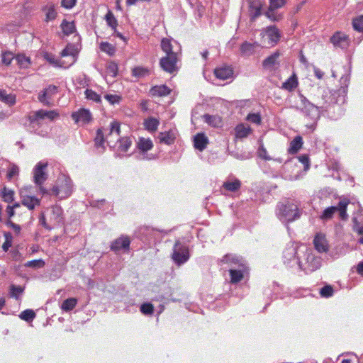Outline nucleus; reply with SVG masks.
<instances>
[{"label":"nucleus","mask_w":363,"mask_h":363,"mask_svg":"<svg viewBox=\"0 0 363 363\" xmlns=\"http://www.w3.org/2000/svg\"><path fill=\"white\" fill-rule=\"evenodd\" d=\"M223 186L224 189L229 191L235 192L240 189L241 186V182L240 180L235 179L233 182H224Z\"/></svg>","instance_id":"e433bc0d"},{"label":"nucleus","mask_w":363,"mask_h":363,"mask_svg":"<svg viewBox=\"0 0 363 363\" xmlns=\"http://www.w3.org/2000/svg\"><path fill=\"white\" fill-rule=\"evenodd\" d=\"M258 155L259 157L262 158L264 160H271L270 156L268 155V152L263 145H260L258 149Z\"/></svg>","instance_id":"e2e57ef3"},{"label":"nucleus","mask_w":363,"mask_h":363,"mask_svg":"<svg viewBox=\"0 0 363 363\" xmlns=\"http://www.w3.org/2000/svg\"><path fill=\"white\" fill-rule=\"evenodd\" d=\"M145 128L149 132H155L160 125V121L153 117H149L144 121Z\"/></svg>","instance_id":"c85d7f7f"},{"label":"nucleus","mask_w":363,"mask_h":363,"mask_svg":"<svg viewBox=\"0 0 363 363\" xmlns=\"http://www.w3.org/2000/svg\"><path fill=\"white\" fill-rule=\"evenodd\" d=\"M269 7L277 9L284 7L286 3V0H269Z\"/></svg>","instance_id":"052dcab7"},{"label":"nucleus","mask_w":363,"mask_h":363,"mask_svg":"<svg viewBox=\"0 0 363 363\" xmlns=\"http://www.w3.org/2000/svg\"><path fill=\"white\" fill-rule=\"evenodd\" d=\"M303 104H304V109H305V111L307 112V111H311V112H317V107L315 106H314L313 104H311V102H309L308 101H307L306 99H304L303 101Z\"/></svg>","instance_id":"338daca9"},{"label":"nucleus","mask_w":363,"mask_h":363,"mask_svg":"<svg viewBox=\"0 0 363 363\" xmlns=\"http://www.w3.org/2000/svg\"><path fill=\"white\" fill-rule=\"evenodd\" d=\"M190 257L189 247L182 244L179 240L176 241L172 254V259L174 262L180 266L186 263Z\"/></svg>","instance_id":"7ed1b4c3"},{"label":"nucleus","mask_w":363,"mask_h":363,"mask_svg":"<svg viewBox=\"0 0 363 363\" xmlns=\"http://www.w3.org/2000/svg\"><path fill=\"white\" fill-rule=\"evenodd\" d=\"M15 60L21 68H28L30 65V58L23 54L17 55Z\"/></svg>","instance_id":"4c0bfd02"},{"label":"nucleus","mask_w":363,"mask_h":363,"mask_svg":"<svg viewBox=\"0 0 363 363\" xmlns=\"http://www.w3.org/2000/svg\"><path fill=\"white\" fill-rule=\"evenodd\" d=\"M330 42L335 47L342 49L347 48L350 45V39L347 35L340 31L335 32L333 34L330 38Z\"/></svg>","instance_id":"ddd939ff"},{"label":"nucleus","mask_w":363,"mask_h":363,"mask_svg":"<svg viewBox=\"0 0 363 363\" xmlns=\"http://www.w3.org/2000/svg\"><path fill=\"white\" fill-rule=\"evenodd\" d=\"M131 73L135 78H143L150 74V69L147 67L138 66L131 69Z\"/></svg>","instance_id":"7c9ffc66"},{"label":"nucleus","mask_w":363,"mask_h":363,"mask_svg":"<svg viewBox=\"0 0 363 363\" xmlns=\"http://www.w3.org/2000/svg\"><path fill=\"white\" fill-rule=\"evenodd\" d=\"M353 28L358 32H363V15H360L352 20Z\"/></svg>","instance_id":"49530a36"},{"label":"nucleus","mask_w":363,"mask_h":363,"mask_svg":"<svg viewBox=\"0 0 363 363\" xmlns=\"http://www.w3.org/2000/svg\"><path fill=\"white\" fill-rule=\"evenodd\" d=\"M214 74L218 79L225 80L232 77L233 74V70L230 67L224 66L216 68L214 69Z\"/></svg>","instance_id":"6ab92c4d"},{"label":"nucleus","mask_w":363,"mask_h":363,"mask_svg":"<svg viewBox=\"0 0 363 363\" xmlns=\"http://www.w3.org/2000/svg\"><path fill=\"white\" fill-rule=\"evenodd\" d=\"M252 133V128L243 123L238 124L235 128V135L236 138L243 139L247 138Z\"/></svg>","instance_id":"aec40b11"},{"label":"nucleus","mask_w":363,"mask_h":363,"mask_svg":"<svg viewBox=\"0 0 363 363\" xmlns=\"http://www.w3.org/2000/svg\"><path fill=\"white\" fill-rule=\"evenodd\" d=\"M172 90L167 85H156L152 86L150 93L152 96L162 97L169 95Z\"/></svg>","instance_id":"a211bd4d"},{"label":"nucleus","mask_w":363,"mask_h":363,"mask_svg":"<svg viewBox=\"0 0 363 363\" xmlns=\"http://www.w3.org/2000/svg\"><path fill=\"white\" fill-rule=\"evenodd\" d=\"M26 267H32V268H42L45 266V262L40 259H33L30 261H28L25 264Z\"/></svg>","instance_id":"864d4df0"},{"label":"nucleus","mask_w":363,"mask_h":363,"mask_svg":"<svg viewBox=\"0 0 363 363\" xmlns=\"http://www.w3.org/2000/svg\"><path fill=\"white\" fill-rule=\"evenodd\" d=\"M140 311L145 315H152L154 312V306L152 303H145L141 305Z\"/></svg>","instance_id":"5fc2aeb1"},{"label":"nucleus","mask_w":363,"mask_h":363,"mask_svg":"<svg viewBox=\"0 0 363 363\" xmlns=\"http://www.w3.org/2000/svg\"><path fill=\"white\" fill-rule=\"evenodd\" d=\"M277 215L280 220L287 222H292L299 217L298 207L291 203L281 204Z\"/></svg>","instance_id":"20e7f679"},{"label":"nucleus","mask_w":363,"mask_h":363,"mask_svg":"<svg viewBox=\"0 0 363 363\" xmlns=\"http://www.w3.org/2000/svg\"><path fill=\"white\" fill-rule=\"evenodd\" d=\"M105 19L107 24L114 30H116L118 26V21L115 18L113 12L111 11H108L105 16Z\"/></svg>","instance_id":"a19ab883"},{"label":"nucleus","mask_w":363,"mask_h":363,"mask_svg":"<svg viewBox=\"0 0 363 363\" xmlns=\"http://www.w3.org/2000/svg\"><path fill=\"white\" fill-rule=\"evenodd\" d=\"M73 191V184L72 179L62 175L56 181L52 189V194L60 199L69 197Z\"/></svg>","instance_id":"f257e3e1"},{"label":"nucleus","mask_w":363,"mask_h":363,"mask_svg":"<svg viewBox=\"0 0 363 363\" xmlns=\"http://www.w3.org/2000/svg\"><path fill=\"white\" fill-rule=\"evenodd\" d=\"M20 198L22 205L26 206L29 210H33L36 206H40V199L35 196H29L24 191H20Z\"/></svg>","instance_id":"f3484780"},{"label":"nucleus","mask_w":363,"mask_h":363,"mask_svg":"<svg viewBox=\"0 0 363 363\" xmlns=\"http://www.w3.org/2000/svg\"><path fill=\"white\" fill-rule=\"evenodd\" d=\"M23 287L12 284L10 286L9 294L11 297L18 300L19 298L20 295L23 292Z\"/></svg>","instance_id":"79ce46f5"},{"label":"nucleus","mask_w":363,"mask_h":363,"mask_svg":"<svg viewBox=\"0 0 363 363\" xmlns=\"http://www.w3.org/2000/svg\"><path fill=\"white\" fill-rule=\"evenodd\" d=\"M71 117L76 123L81 122L83 124H88L93 120L91 113L86 108H80L77 111L73 112Z\"/></svg>","instance_id":"1a4fd4ad"},{"label":"nucleus","mask_w":363,"mask_h":363,"mask_svg":"<svg viewBox=\"0 0 363 363\" xmlns=\"http://www.w3.org/2000/svg\"><path fill=\"white\" fill-rule=\"evenodd\" d=\"M179 61L178 55H165L160 60L161 68L166 72L173 74L177 71V64Z\"/></svg>","instance_id":"0eeeda50"},{"label":"nucleus","mask_w":363,"mask_h":363,"mask_svg":"<svg viewBox=\"0 0 363 363\" xmlns=\"http://www.w3.org/2000/svg\"><path fill=\"white\" fill-rule=\"evenodd\" d=\"M303 138L301 136H296L290 143L288 152L289 154L294 155L298 152L303 146Z\"/></svg>","instance_id":"bb28decb"},{"label":"nucleus","mask_w":363,"mask_h":363,"mask_svg":"<svg viewBox=\"0 0 363 363\" xmlns=\"http://www.w3.org/2000/svg\"><path fill=\"white\" fill-rule=\"evenodd\" d=\"M257 43H249L247 41H245L240 45V52L242 55L250 56L254 54L255 51V48L258 46Z\"/></svg>","instance_id":"a878e982"},{"label":"nucleus","mask_w":363,"mask_h":363,"mask_svg":"<svg viewBox=\"0 0 363 363\" xmlns=\"http://www.w3.org/2000/svg\"><path fill=\"white\" fill-rule=\"evenodd\" d=\"M298 78L296 74H293L286 82L282 84L281 88L291 91L298 86Z\"/></svg>","instance_id":"cd10ccee"},{"label":"nucleus","mask_w":363,"mask_h":363,"mask_svg":"<svg viewBox=\"0 0 363 363\" xmlns=\"http://www.w3.org/2000/svg\"><path fill=\"white\" fill-rule=\"evenodd\" d=\"M14 191L9 189L4 186L1 190V196L2 198V200L8 203H10L14 201Z\"/></svg>","instance_id":"473e14b6"},{"label":"nucleus","mask_w":363,"mask_h":363,"mask_svg":"<svg viewBox=\"0 0 363 363\" xmlns=\"http://www.w3.org/2000/svg\"><path fill=\"white\" fill-rule=\"evenodd\" d=\"M77 3V0H62L61 6L66 9H72Z\"/></svg>","instance_id":"69168bd1"},{"label":"nucleus","mask_w":363,"mask_h":363,"mask_svg":"<svg viewBox=\"0 0 363 363\" xmlns=\"http://www.w3.org/2000/svg\"><path fill=\"white\" fill-rule=\"evenodd\" d=\"M104 98L112 105L119 104L122 99L121 96L116 94H106Z\"/></svg>","instance_id":"4d7b16f0"},{"label":"nucleus","mask_w":363,"mask_h":363,"mask_svg":"<svg viewBox=\"0 0 363 363\" xmlns=\"http://www.w3.org/2000/svg\"><path fill=\"white\" fill-rule=\"evenodd\" d=\"M208 143V139L204 133H197L194 136V147L200 151H203Z\"/></svg>","instance_id":"4be33fe9"},{"label":"nucleus","mask_w":363,"mask_h":363,"mask_svg":"<svg viewBox=\"0 0 363 363\" xmlns=\"http://www.w3.org/2000/svg\"><path fill=\"white\" fill-rule=\"evenodd\" d=\"M264 34L268 38V44L270 46H274L280 40L281 34L279 30L275 26H270L264 30Z\"/></svg>","instance_id":"dca6fc26"},{"label":"nucleus","mask_w":363,"mask_h":363,"mask_svg":"<svg viewBox=\"0 0 363 363\" xmlns=\"http://www.w3.org/2000/svg\"><path fill=\"white\" fill-rule=\"evenodd\" d=\"M19 173V168L16 164H11L9 166L6 177L9 180H11L14 177L18 176Z\"/></svg>","instance_id":"603ef678"},{"label":"nucleus","mask_w":363,"mask_h":363,"mask_svg":"<svg viewBox=\"0 0 363 363\" xmlns=\"http://www.w3.org/2000/svg\"><path fill=\"white\" fill-rule=\"evenodd\" d=\"M138 148L145 152L153 147L152 141L150 138H140L137 143Z\"/></svg>","instance_id":"c756f323"},{"label":"nucleus","mask_w":363,"mask_h":363,"mask_svg":"<svg viewBox=\"0 0 363 363\" xmlns=\"http://www.w3.org/2000/svg\"><path fill=\"white\" fill-rule=\"evenodd\" d=\"M119 148L123 152H127L131 146L132 142L128 137L121 138L119 140Z\"/></svg>","instance_id":"a18cd8bd"},{"label":"nucleus","mask_w":363,"mask_h":363,"mask_svg":"<svg viewBox=\"0 0 363 363\" xmlns=\"http://www.w3.org/2000/svg\"><path fill=\"white\" fill-rule=\"evenodd\" d=\"M280 56L279 52L277 51L272 55L267 57L262 62V65L265 69H274L275 65L278 64L277 60Z\"/></svg>","instance_id":"393cba45"},{"label":"nucleus","mask_w":363,"mask_h":363,"mask_svg":"<svg viewBox=\"0 0 363 363\" xmlns=\"http://www.w3.org/2000/svg\"><path fill=\"white\" fill-rule=\"evenodd\" d=\"M130 240L127 235H121L114 240L110 245L111 250L117 253L121 250L128 251L130 249Z\"/></svg>","instance_id":"6e6552de"},{"label":"nucleus","mask_w":363,"mask_h":363,"mask_svg":"<svg viewBox=\"0 0 363 363\" xmlns=\"http://www.w3.org/2000/svg\"><path fill=\"white\" fill-rule=\"evenodd\" d=\"M161 49L166 55H178L177 52L173 51L172 44L171 40L167 38H164L161 40Z\"/></svg>","instance_id":"2f4dec72"},{"label":"nucleus","mask_w":363,"mask_h":363,"mask_svg":"<svg viewBox=\"0 0 363 363\" xmlns=\"http://www.w3.org/2000/svg\"><path fill=\"white\" fill-rule=\"evenodd\" d=\"M20 207H21V204H20V203H18V202L14 203L13 205H8L6 206V213L7 214L9 219H11V218H13L15 216V214H16L15 210Z\"/></svg>","instance_id":"3c124183"},{"label":"nucleus","mask_w":363,"mask_h":363,"mask_svg":"<svg viewBox=\"0 0 363 363\" xmlns=\"http://www.w3.org/2000/svg\"><path fill=\"white\" fill-rule=\"evenodd\" d=\"M251 21H255L262 14V4L259 0H247Z\"/></svg>","instance_id":"2eb2a0df"},{"label":"nucleus","mask_w":363,"mask_h":363,"mask_svg":"<svg viewBox=\"0 0 363 363\" xmlns=\"http://www.w3.org/2000/svg\"><path fill=\"white\" fill-rule=\"evenodd\" d=\"M43 90L48 94V99H50L53 95L57 93V87L55 85H49Z\"/></svg>","instance_id":"0e129e2a"},{"label":"nucleus","mask_w":363,"mask_h":363,"mask_svg":"<svg viewBox=\"0 0 363 363\" xmlns=\"http://www.w3.org/2000/svg\"><path fill=\"white\" fill-rule=\"evenodd\" d=\"M277 9L268 8V10L265 13V16L272 21H279L282 19L283 16L281 14L275 13Z\"/></svg>","instance_id":"37998d69"},{"label":"nucleus","mask_w":363,"mask_h":363,"mask_svg":"<svg viewBox=\"0 0 363 363\" xmlns=\"http://www.w3.org/2000/svg\"><path fill=\"white\" fill-rule=\"evenodd\" d=\"M78 50L74 45L68 44L61 52L62 58L67 57V61L62 60L60 65L62 67L67 68L72 65L77 59Z\"/></svg>","instance_id":"423d86ee"},{"label":"nucleus","mask_w":363,"mask_h":363,"mask_svg":"<svg viewBox=\"0 0 363 363\" xmlns=\"http://www.w3.org/2000/svg\"><path fill=\"white\" fill-rule=\"evenodd\" d=\"M248 269L246 264H240L239 267L235 269H230L229 274L230 277V282L237 284L242 280L245 274L247 273Z\"/></svg>","instance_id":"9d476101"},{"label":"nucleus","mask_w":363,"mask_h":363,"mask_svg":"<svg viewBox=\"0 0 363 363\" xmlns=\"http://www.w3.org/2000/svg\"><path fill=\"white\" fill-rule=\"evenodd\" d=\"M84 95L86 99L92 101L94 102L101 103V96L92 89H86L84 91Z\"/></svg>","instance_id":"58836bf2"},{"label":"nucleus","mask_w":363,"mask_h":363,"mask_svg":"<svg viewBox=\"0 0 363 363\" xmlns=\"http://www.w3.org/2000/svg\"><path fill=\"white\" fill-rule=\"evenodd\" d=\"M110 133L108 135H112L113 133H116L117 136L120 135L121 133V125L120 123L118 121H113L110 124Z\"/></svg>","instance_id":"13d9d810"},{"label":"nucleus","mask_w":363,"mask_h":363,"mask_svg":"<svg viewBox=\"0 0 363 363\" xmlns=\"http://www.w3.org/2000/svg\"><path fill=\"white\" fill-rule=\"evenodd\" d=\"M77 303V299L75 298H69L65 300L62 305L61 309L65 311H72L75 308Z\"/></svg>","instance_id":"f704fd0d"},{"label":"nucleus","mask_w":363,"mask_h":363,"mask_svg":"<svg viewBox=\"0 0 363 363\" xmlns=\"http://www.w3.org/2000/svg\"><path fill=\"white\" fill-rule=\"evenodd\" d=\"M158 138L161 143H164L166 145L173 144L175 140V137L172 133L170 131L160 133Z\"/></svg>","instance_id":"72a5a7b5"},{"label":"nucleus","mask_w":363,"mask_h":363,"mask_svg":"<svg viewBox=\"0 0 363 363\" xmlns=\"http://www.w3.org/2000/svg\"><path fill=\"white\" fill-rule=\"evenodd\" d=\"M45 58L47 60V61H48L50 64L55 65V66H58V67H61L62 66L60 65V62H62V60H55V58L49 55V54H46L45 55Z\"/></svg>","instance_id":"774afa93"},{"label":"nucleus","mask_w":363,"mask_h":363,"mask_svg":"<svg viewBox=\"0 0 363 363\" xmlns=\"http://www.w3.org/2000/svg\"><path fill=\"white\" fill-rule=\"evenodd\" d=\"M333 288L330 285H326L320 290V296L324 298L331 297L333 295Z\"/></svg>","instance_id":"8fccbe9b"},{"label":"nucleus","mask_w":363,"mask_h":363,"mask_svg":"<svg viewBox=\"0 0 363 363\" xmlns=\"http://www.w3.org/2000/svg\"><path fill=\"white\" fill-rule=\"evenodd\" d=\"M21 319L26 321H32L35 317V313L31 309H26L19 315Z\"/></svg>","instance_id":"c03bdc74"},{"label":"nucleus","mask_w":363,"mask_h":363,"mask_svg":"<svg viewBox=\"0 0 363 363\" xmlns=\"http://www.w3.org/2000/svg\"><path fill=\"white\" fill-rule=\"evenodd\" d=\"M14 57L12 52H5L1 55V62L4 65L8 66L9 65Z\"/></svg>","instance_id":"6e6d98bb"},{"label":"nucleus","mask_w":363,"mask_h":363,"mask_svg":"<svg viewBox=\"0 0 363 363\" xmlns=\"http://www.w3.org/2000/svg\"><path fill=\"white\" fill-rule=\"evenodd\" d=\"M5 238V241L4 242L2 245V249L4 252H7L10 247H11L12 241H13V237L11 233L6 232L4 234Z\"/></svg>","instance_id":"de8ad7c7"},{"label":"nucleus","mask_w":363,"mask_h":363,"mask_svg":"<svg viewBox=\"0 0 363 363\" xmlns=\"http://www.w3.org/2000/svg\"><path fill=\"white\" fill-rule=\"evenodd\" d=\"M48 167L47 163L38 162L33 170L34 182L37 185H42L47 179L45 169Z\"/></svg>","instance_id":"f8f14e48"},{"label":"nucleus","mask_w":363,"mask_h":363,"mask_svg":"<svg viewBox=\"0 0 363 363\" xmlns=\"http://www.w3.org/2000/svg\"><path fill=\"white\" fill-rule=\"evenodd\" d=\"M63 33L66 35L72 34L75 31V26L74 22H69L66 20H63L60 25Z\"/></svg>","instance_id":"c9c22d12"},{"label":"nucleus","mask_w":363,"mask_h":363,"mask_svg":"<svg viewBox=\"0 0 363 363\" xmlns=\"http://www.w3.org/2000/svg\"><path fill=\"white\" fill-rule=\"evenodd\" d=\"M95 145L96 147H101L104 143V135L102 129L99 128L96 130V136L94 138Z\"/></svg>","instance_id":"09e8293b"},{"label":"nucleus","mask_w":363,"mask_h":363,"mask_svg":"<svg viewBox=\"0 0 363 363\" xmlns=\"http://www.w3.org/2000/svg\"><path fill=\"white\" fill-rule=\"evenodd\" d=\"M60 117V113L57 110H51V111H45L43 109H40L36 111L33 113V115L28 117V121L30 123H35L37 125L40 124V120H44L45 118L49 119L50 121H52Z\"/></svg>","instance_id":"39448f33"},{"label":"nucleus","mask_w":363,"mask_h":363,"mask_svg":"<svg viewBox=\"0 0 363 363\" xmlns=\"http://www.w3.org/2000/svg\"><path fill=\"white\" fill-rule=\"evenodd\" d=\"M222 262L228 264L233 269L238 268L240 264H246L242 258L233 255H226L223 257Z\"/></svg>","instance_id":"412c9836"},{"label":"nucleus","mask_w":363,"mask_h":363,"mask_svg":"<svg viewBox=\"0 0 363 363\" xmlns=\"http://www.w3.org/2000/svg\"><path fill=\"white\" fill-rule=\"evenodd\" d=\"M38 101L44 104L45 106H50L51 105V103L50 102L48 99V94L45 92L44 90L41 91L38 96Z\"/></svg>","instance_id":"680f3d73"},{"label":"nucleus","mask_w":363,"mask_h":363,"mask_svg":"<svg viewBox=\"0 0 363 363\" xmlns=\"http://www.w3.org/2000/svg\"><path fill=\"white\" fill-rule=\"evenodd\" d=\"M246 120L257 125L261 124L262 122V118L259 113H249L247 116Z\"/></svg>","instance_id":"bf43d9fd"},{"label":"nucleus","mask_w":363,"mask_h":363,"mask_svg":"<svg viewBox=\"0 0 363 363\" xmlns=\"http://www.w3.org/2000/svg\"><path fill=\"white\" fill-rule=\"evenodd\" d=\"M204 121L209 125L213 128H220L223 126V119L219 116H212L209 114H205L203 116Z\"/></svg>","instance_id":"b1692460"},{"label":"nucleus","mask_w":363,"mask_h":363,"mask_svg":"<svg viewBox=\"0 0 363 363\" xmlns=\"http://www.w3.org/2000/svg\"><path fill=\"white\" fill-rule=\"evenodd\" d=\"M313 245L315 249L320 253L328 252L329 250V245L326 237L321 233H318L315 235Z\"/></svg>","instance_id":"4468645a"},{"label":"nucleus","mask_w":363,"mask_h":363,"mask_svg":"<svg viewBox=\"0 0 363 363\" xmlns=\"http://www.w3.org/2000/svg\"><path fill=\"white\" fill-rule=\"evenodd\" d=\"M41 11L45 14L44 21L48 23L54 21L57 16V5L52 2H46L41 8Z\"/></svg>","instance_id":"9b49d317"},{"label":"nucleus","mask_w":363,"mask_h":363,"mask_svg":"<svg viewBox=\"0 0 363 363\" xmlns=\"http://www.w3.org/2000/svg\"><path fill=\"white\" fill-rule=\"evenodd\" d=\"M350 203L349 200L344 199L339 201L337 206H330L324 210L320 219L322 220H330L333 218L334 213L336 211L339 212L340 217L342 220H346L347 218V208Z\"/></svg>","instance_id":"f03ea898"},{"label":"nucleus","mask_w":363,"mask_h":363,"mask_svg":"<svg viewBox=\"0 0 363 363\" xmlns=\"http://www.w3.org/2000/svg\"><path fill=\"white\" fill-rule=\"evenodd\" d=\"M99 47L102 52H106L109 56H113L116 52L115 47L108 42H101Z\"/></svg>","instance_id":"ea45409f"},{"label":"nucleus","mask_w":363,"mask_h":363,"mask_svg":"<svg viewBox=\"0 0 363 363\" xmlns=\"http://www.w3.org/2000/svg\"><path fill=\"white\" fill-rule=\"evenodd\" d=\"M0 101L9 106H13L16 102V96L12 93H8L5 89H0Z\"/></svg>","instance_id":"5701e85b"}]
</instances>
